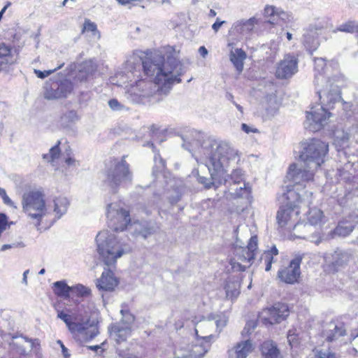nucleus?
<instances>
[{
    "label": "nucleus",
    "mask_w": 358,
    "mask_h": 358,
    "mask_svg": "<svg viewBox=\"0 0 358 358\" xmlns=\"http://www.w3.org/2000/svg\"><path fill=\"white\" fill-rule=\"evenodd\" d=\"M89 348L92 350H97L99 348V345L90 346Z\"/></svg>",
    "instance_id": "58"
},
{
    "label": "nucleus",
    "mask_w": 358,
    "mask_h": 358,
    "mask_svg": "<svg viewBox=\"0 0 358 358\" xmlns=\"http://www.w3.org/2000/svg\"><path fill=\"white\" fill-rule=\"evenodd\" d=\"M199 52L203 57H206V56L208 55V50L205 46H201L199 48Z\"/></svg>",
    "instance_id": "51"
},
{
    "label": "nucleus",
    "mask_w": 358,
    "mask_h": 358,
    "mask_svg": "<svg viewBox=\"0 0 358 358\" xmlns=\"http://www.w3.org/2000/svg\"><path fill=\"white\" fill-rule=\"evenodd\" d=\"M75 159L72 157H67L65 160L66 164L69 166L75 164Z\"/></svg>",
    "instance_id": "53"
},
{
    "label": "nucleus",
    "mask_w": 358,
    "mask_h": 358,
    "mask_svg": "<svg viewBox=\"0 0 358 358\" xmlns=\"http://www.w3.org/2000/svg\"><path fill=\"white\" fill-rule=\"evenodd\" d=\"M255 350L250 339L236 343L231 350H228L229 358H247Z\"/></svg>",
    "instance_id": "12"
},
{
    "label": "nucleus",
    "mask_w": 358,
    "mask_h": 358,
    "mask_svg": "<svg viewBox=\"0 0 358 358\" xmlns=\"http://www.w3.org/2000/svg\"><path fill=\"white\" fill-rule=\"evenodd\" d=\"M336 31L356 34L358 35V22L355 20H348L337 27L334 30V32Z\"/></svg>",
    "instance_id": "31"
},
{
    "label": "nucleus",
    "mask_w": 358,
    "mask_h": 358,
    "mask_svg": "<svg viewBox=\"0 0 358 358\" xmlns=\"http://www.w3.org/2000/svg\"><path fill=\"white\" fill-rule=\"evenodd\" d=\"M11 5V3L8 1L6 3V4L3 6V8L1 9V10L0 11V20H1L2 18V16L3 15V13H5V11L6 10V9Z\"/></svg>",
    "instance_id": "52"
},
{
    "label": "nucleus",
    "mask_w": 358,
    "mask_h": 358,
    "mask_svg": "<svg viewBox=\"0 0 358 358\" xmlns=\"http://www.w3.org/2000/svg\"><path fill=\"white\" fill-rule=\"evenodd\" d=\"M0 196L2 198L3 203L8 206H13V203L8 197L6 190L0 187Z\"/></svg>",
    "instance_id": "46"
},
{
    "label": "nucleus",
    "mask_w": 358,
    "mask_h": 358,
    "mask_svg": "<svg viewBox=\"0 0 358 358\" xmlns=\"http://www.w3.org/2000/svg\"><path fill=\"white\" fill-rule=\"evenodd\" d=\"M108 105L113 110H120L124 108V106L116 99H110Z\"/></svg>",
    "instance_id": "45"
},
{
    "label": "nucleus",
    "mask_w": 358,
    "mask_h": 358,
    "mask_svg": "<svg viewBox=\"0 0 358 358\" xmlns=\"http://www.w3.org/2000/svg\"><path fill=\"white\" fill-rule=\"evenodd\" d=\"M287 176L293 180L300 176L301 181L309 182L314 180L315 173L313 171L298 169L297 165L292 163L289 166Z\"/></svg>",
    "instance_id": "16"
},
{
    "label": "nucleus",
    "mask_w": 358,
    "mask_h": 358,
    "mask_svg": "<svg viewBox=\"0 0 358 358\" xmlns=\"http://www.w3.org/2000/svg\"><path fill=\"white\" fill-rule=\"evenodd\" d=\"M57 343L59 344V345L62 348V355H63L64 357V358H70L71 355L69 353L68 349L65 347L64 343L60 340L57 341Z\"/></svg>",
    "instance_id": "49"
},
{
    "label": "nucleus",
    "mask_w": 358,
    "mask_h": 358,
    "mask_svg": "<svg viewBox=\"0 0 358 358\" xmlns=\"http://www.w3.org/2000/svg\"><path fill=\"white\" fill-rule=\"evenodd\" d=\"M224 23V21H220L218 19L216 20V22L213 24L212 26V28L213 29L217 32L219 29L220 28V27L222 26V24Z\"/></svg>",
    "instance_id": "50"
},
{
    "label": "nucleus",
    "mask_w": 358,
    "mask_h": 358,
    "mask_svg": "<svg viewBox=\"0 0 358 358\" xmlns=\"http://www.w3.org/2000/svg\"><path fill=\"white\" fill-rule=\"evenodd\" d=\"M314 358H336V353L333 352H324L323 350H317Z\"/></svg>",
    "instance_id": "43"
},
{
    "label": "nucleus",
    "mask_w": 358,
    "mask_h": 358,
    "mask_svg": "<svg viewBox=\"0 0 358 358\" xmlns=\"http://www.w3.org/2000/svg\"><path fill=\"white\" fill-rule=\"evenodd\" d=\"M78 119V114L76 110H69L61 116V120L65 123H71Z\"/></svg>",
    "instance_id": "39"
},
{
    "label": "nucleus",
    "mask_w": 358,
    "mask_h": 358,
    "mask_svg": "<svg viewBox=\"0 0 358 358\" xmlns=\"http://www.w3.org/2000/svg\"><path fill=\"white\" fill-rule=\"evenodd\" d=\"M328 153V143L313 138L303 143L299 158L307 166L313 164L314 169L317 170L326 161Z\"/></svg>",
    "instance_id": "5"
},
{
    "label": "nucleus",
    "mask_w": 358,
    "mask_h": 358,
    "mask_svg": "<svg viewBox=\"0 0 358 358\" xmlns=\"http://www.w3.org/2000/svg\"><path fill=\"white\" fill-rule=\"evenodd\" d=\"M10 248H11L10 245L5 244V245H2L1 250H6L10 249Z\"/></svg>",
    "instance_id": "55"
},
{
    "label": "nucleus",
    "mask_w": 358,
    "mask_h": 358,
    "mask_svg": "<svg viewBox=\"0 0 358 358\" xmlns=\"http://www.w3.org/2000/svg\"><path fill=\"white\" fill-rule=\"evenodd\" d=\"M8 217L6 214L0 213V237L2 233L10 227Z\"/></svg>",
    "instance_id": "42"
},
{
    "label": "nucleus",
    "mask_w": 358,
    "mask_h": 358,
    "mask_svg": "<svg viewBox=\"0 0 358 358\" xmlns=\"http://www.w3.org/2000/svg\"><path fill=\"white\" fill-rule=\"evenodd\" d=\"M272 306L282 321L286 320L287 317L289 315L290 308L287 303L277 302L275 303Z\"/></svg>",
    "instance_id": "34"
},
{
    "label": "nucleus",
    "mask_w": 358,
    "mask_h": 358,
    "mask_svg": "<svg viewBox=\"0 0 358 358\" xmlns=\"http://www.w3.org/2000/svg\"><path fill=\"white\" fill-rule=\"evenodd\" d=\"M119 280L114 273L107 269L104 271L101 277L96 280V286L99 290L112 292L118 285Z\"/></svg>",
    "instance_id": "11"
},
{
    "label": "nucleus",
    "mask_w": 358,
    "mask_h": 358,
    "mask_svg": "<svg viewBox=\"0 0 358 358\" xmlns=\"http://www.w3.org/2000/svg\"><path fill=\"white\" fill-rule=\"evenodd\" d=\"M321 110L322 113L315 112L313 110V109L310 111H307V120L312 122L315 124L322 125L326 120L331 117V113L327 111L323 107H321Z\"/></svg>",
    "instance_id": "23"
},
{
    "label": "nucleus",
    "mask_w": 358,
    "mask_h": 358,
    "mask_svg": "<svg viewBox=\"0 0 358 358\" xmlns=\"http://www.w3.org/2000/svg\"><path fill=\"white\" fill-rule=\"evenodd\" d=\"M215 156H216V154H214V156H213L214 161L216 162L215 159ZM210 159H212V157H210ZM210 162H212V159H210Z\"/></svg>",
    "instance_id": "63"
},
{
    "label": "nucleus",
    "mask_w": 358,
    "mask_h": 358,
    "mask_svg": "<svg viewBox=\"0 0 358 358\" xmlns=\"http://www.w3.org/2000/svg\"><path fill=\"white\" fill-rule=\"evenodd\" d=\"M241 285L238 282H227L224 289L228 298L236 299L240 294Z\"/></svg>",
    "instance_id": "32"
},
{
    "label": "nucleus",
    "mask_w": 358,
    "mask_h": 358,
    "mask_svg": "<svg viewBox=\"0 0 358 358\" xmlns=\"http://www.w3.org/2000/svg\"><path fill=\"white\" fill-rule=\"evenodd\" d=\"M60 144L61 141H58L57 143L50 149L49 153L43 155V159L51 163L59 159L61 155Z\"/></svg>",
    "instance_id": "33"
},
{
    "label": "nucleus",
    "mask_w": 358,
    "mask_h": 358,
    "mask_svg": "<svg viewBox=\"0 0 358 358\" xmlns=\"http://www.w3.org/2000/svg\"><path fill=\"white\" fill-rule=\"evenodd\" d=\"M86 32H90L93 36L99 34L96 24L94 22H91L89 19H86L85 20L81 29V34H85Z\"/></svg>",
    "instance_id": "37"
},
{
    "label": "nucleus",
    "mask_w": 358,
    "mask_h": 358,
    "mask_svg": "<svg viewBox=\"0 0 358 358\" xmlns=\"http://www.w3.org/2000/svg\"><path fill=\"white\" fill-rule=\"evenodd\" d=\"M347 334V330L344 323L341 322L334 324L332 329L324 330L322 332L321 336L328 343H332L338 341L341 337Z\"/></svg>",
    "instance_id": "17"
},
{
    "label": "nucleus",
    "mask_w": 358,
    "mask_h": 358,
    "mask_svg": "<svg viewBox=\"0 0 358 358\" xmlns=\"http://www.w3.org/2000/svg\"><path fill=\"white\" fill-rule=\"evenodd\" d=\"M106 217L108 227L115 232L124 231L131 225L130 209L121 203L108 204Z\"/></svg>",
    "instance_id": "6"
},
{
    "label": "nucleus",
    "mask_w": 358,
    "mask_h": 358,
    "mask_svg": "<svg viewBox=\"0 0 358 358\" xmlns=\"http://www.w3.org/2000/svg\"><path fill=\"white\" fill-rule=\"evenodd\" d=\"M241 129L242 130L245 132L246 134L250 133H258L259 131L257 128H250L247 124L243 123L241 124Z\"/></svg>",
    "instance_id": "48"
},
{
    "label": "nucleus",
    "mask_w": 358,
    "mask_h": 358,
    "mask_svg": "<svg viewBox=\"0 0 358 358\" xmlns=\"http://www.w3.org/2000/svg\"><path fill=\"white\" fill-rule=\"evenodd\" d=\"M298 58L293 54H287L276 67L275 76L278 79H288L298 71Z\"/></svg>",
    "instance_id": "7"
},
{
    "label": "nucleus",
    "mask_w": 358,
    "mask_h": 358,
    "mask_svg": "<svg viewBox=\"0 0 358 358\" xmlns=\"http://www.w3.org/2000/svg\"><path fill=\"white\" fill-rule=\"evenodd\" d=\"M45 273V269L43 268L39 271V274H43Z\"/></svg>",
    "instance_id": "61"
},
{
    "label": "nucleus",
    "mask_w": 358,
    "mask_h": 358,
    "mask_svg": "<svg viewBox=\"0 0 358 358\" xmlns=\"http://www.w3.org/2000/svg\"><path fill=\"white\" fill-rule=\"evenodd\" d=\"M112 331L115 334V339L117 343L124 342L129 337L131 336L132 329L129 327H122L119 325H114L112 327Z\"/></svg>",
    "instance_id": "28"
},
{
    "label": "nucleus",
    "mask_w": 358,
    "mask_h": 358,
    "mask_svg": "<svg viewBox=\"0 0 358 358\" xmlns=\"http://www.w3.org/2000/svg\"><path fill=\"white\" fill-rule=\"evenodd\" d=\"M144 73L154 78V82L161 90L171 89L176 83L182 82L180 77L184 74L182 64L177 58V52L173 47L165 48V53L159 64L150 57H145L143 62Z\"/></svg>",
    "instance_id": "1"
},
{
    "label": "nucleus",
    "mask_w": 358,
    "mask_h": 358,
    "mask_svg": "<svg viewBox=\"0 0 358 358\" xmlns=\"http://www.w3.org/2000/svg\"><path fill=\"white\" fill-rule=\"evenodd\" d=\"M255 327V325L252 324V322H248L241 332L242 336L243 337L249 336L251 334V331L253 330Z\"/></svg>",
    "instance_id": "47"
},
{
    "label": "nucleus",
    "mask_w": 358,
    "mask_h": 358,
    "mask_svg": "<svg viewBox=\"0 0 358 358\" xmlns=\"http://www.w3.org/2000/svg\"><path fill=\"white\" fill-rule=\"evenodd\" d=\"M121 313H122V315H124V316H125V314H126V313L129 314V315H130V316L132 317V321H134V320H135V317H134V315H133L130 314V313L129 312V310H121Z\"/></svg>",
    "instance_id": "54"
},
{
    "label": "nucleus",
    "mask_w": 358,
    "mask_h": 358,
    "mask_svg": "<svg viewBox=\"0 0 358 358\" xmlns=\"http://www.w3.org/2000/svg\"><path fill=\"white\" fill-rule=\"evenodd\" d=\"M71 293L78 297H88L92 294L91 289L81 284L71 287Z\"/></svg>",
    "instance_id": "35"
},
{
    "label": "nucleus",
    "mask_w": 358,
    "mask_h": 358,
    "mask_svg": "<svg viewBox=\"0 0 358 358\" xmlns=\"http://www.w3.org/2000/svg\"><path fill=\"white\" fill-rule=\"evenodd\" d=\"M348 261L349 255L346 252L335 251L332 254V261L327 265L326 271L329 273H335L346 265Z\"/></svg>",
    "instance_id": "14"
},
{
    "label": "nucleus",
    "mask_w": 358,
    "mask_h": 358,
    "mask_svg": "<svg viewBox=\"0 0 358 358\" xmlns=\"http://www.w3.org/2000/svg\"><path fill=\"white\" fill-rule=\"evenodd\" d=\"M285 203L282 204L276 214V220L281 228L293 229L299 222L300 204L301 196L293 189H289L283 194Z\"/></svg>",
    "instance_id": "3"
},
{
    "label": "nucleus",
    "mask_w": 358,
    "mask_h": 358,
    "mask_svg": "<svg viewBox=\"0 0 358 358\" xmlns=\"http://www.w3.org/2000/svg\"><path fill=\"white\" fill-rule=\"evenodd\" d=\"M246 57L245 52L241 48H237L234 52H231L230 60L239 73L243 70L244 60Z\"/></svg>",
    "instance_id": "25"
},
{
    "label": "nucleus",
    "mask_w": 358,
    "mask_h": 358,
    "mask_svg": "<svg viewBox=\"0 0 358 358\" xmlns=\"http://www.w3.org/2000/svg\"><path fill=\"white\" fill-rule=\"evenodd\" d=\"M22 207L23 212L38 229H48L54 223L43 191L31 189L24 192L22 196Z\"/></svg>",
    "instance_id": "2"
},
{
    "label": "nucleus",
    "mask_w": 358,
    "mask_h": 358,
    "mask_svg": "<svg viewBox=\"0 0 358 358\" xmlns=\"http://www.w3.org/2000/svg\"><path fill=\"white\" fill-rule=\"evenodd\" d=\"M209 15H210V16H211V17H215V16L216 15V12H215L214 10L211 9V10H210V13H209Z\"/></svg>",
    "instance_id": "57"
},
{
    "label": "nucleus",
    "mask_w": 358,
    "mask_h": 358,
    "mask_svg": "<svg viewBox=\"0 0 358 358\" xmlns=\"http://www.w3.org/2000/svg\"><path fill=\"white\" fill-rule=\"evenodd\" d=\"M258 320L264 325H271L282 322L272 306L263 308L258 315Z\"/></svg>",
    "instance_id": "22"
},
{
    "label": "nucleus",
    "mask_w": 358,
    "mask_h": 358,
    "mask_svg": "<svg viewBox=\"0 0 358 358\" xmlns=\"http://www.w3.org/2000/svg\"><path fill=\"white\" fill-rule=\"evenodd\" d=\"M52 289L54 294L64 299H69L71 294V287L64 280L57 281L53 283Z\"/></svg>",
    "instance_id": "29"
},
{
    "label": "nucleus",
    "mask_w": 358,
    "mask_h": 358,
    "mask_svg": "<svg viewBox=\"0 0 358 358\" xmlns=\"http://www.w3.org/2000/svg\"><path fill=\"white\" fill-rule=\"evenodd\" d=\"M64 63H62L52 70H48V71H41L40 70H34V73L37 76L38 78L43 79L45 78L48 77V76L51 75L56 71L62 69L64 66Z\"/></svg>",
    "instance_id": "41"
},
{
    "label": "nucleus",
    "mask_w": 358,
    "mask_h": 358,
    "mask_svg": "<svg viewBox=\"0 0 358 358\" xmlns=\"http://www.w3.org/2000/svg\"><path fill=\"white\" fill-rule=\"evenodd\" d=\"M68 204V201L65 198L57 197L54 199V214L52 213L54 222L66 211Z\"/></svg>",
    "instance_id": "27"
},
{
    "label": "nucleus",
    "mask_w": 358,
    "mask_h": 358,
    "mask_svg": "<svg viewBox=\"0 0 358 358\" xmlns=\"http://www.w3.org/2000/svg\"><path fill=\"white\" fill-rule=\"evenodd\" d=\"M105 182L110 188L113 193L117 192L123 184L132 180V172L130 165L125 159V156L121 159L110 158L108 161L106 172Z\"/></svg>",
    "instance_id": "4"
},
{
    "label": "nucleus",
    "mask_w": 358,
    "mask_h": 358,
    "mask_svg": "<svg viewBox=\"0 0 358 358\" xmlns=\"http://www.w3.org/2000/svg\"><path fill=\"white\" fill-rule=\"evenodd\" d=\"M124 358H136V356H134L133 355H129L124 357Z\"/></svg>",
    "instance_id": "59"
},
{
    "label": "nucleus",
    "mask_w": 358,
    "mask_h": 358,
    "mask_svg": "<svg viewBox=\"0 0 358 358\" xmlns=\"http://www.w3.org/2000/svg\"><path fill=\"white\" fill-rule=\"evenodd\" d=\"M257 248H258L257 237L256 236H254L250 238L248 245L246 247H245L244 248L248 249V252H251V253L253 254L254 256L255 257Z\"/></svg>",
    "instance_id": "40"
},
{
    "label": "nucleus",
    "mask_w": 358,
    "mask_h": 358,
    "mask_svg": "<svg viewBox=\"0 0 358 358\" xmlns=\"http://www.w3.org/2000/svg\"><path fill=\"white\" fill-rule=\"evenodd\" d=\"M237 108L238 110H241V108H242L240 106H237Z\"/></svg>",
    "instance_id": "64"
},
{
    "label": "nucleus",
    "mask_w": 358,
    "mask_h": 358,
    "mask_svg": "<svg viewBox=\"0 0 358 358\" xmlns=\"http://www.w3.org/2000/svg\"><path fill=\"white\" fill-rule=\"evenodd\" d=\"M282 10L277 9L275 6L266 5L264 9L263 15L267 20L264 22L265 24H271L272 27L280 24L282 20V15H285Z\"/></svg>",
    "instance_id": "18"
},
{
    "label": "nucleus",
    "mask_w": 358,
    "mask_h": 358,
    "mask_svg": "<svg viewBox=\"0 0 358 358\" xmlns=\"http://www.w3.org/2000/svg\"><path fill=\"white\" fill-rule=\"evenodd\" d=\"M216 152L219 155L217 162H215L213 157L211 159L212 165L214 167H217L224 164L227 165L231 160H235L236 159L238 161L239 160L238 152L231 148L219 147L217 148Z\"/></svg>",
    "instance_id": "13"
},
{
    "label": "nucleus",
    "mask_w": 358,
    "mask_h": 358,
    "mask_svg": "<svg viewBox=\"0 0 358 358\" xmlns=\"http://www.w3.org/2000/svg\"><path fill=\"white\" fill-rule=\"evenodd\" d=\"M287 338L291 348H297L300 345L301 338L295 328L288 331Z\"/></svg>",
    "instance_id": "36"
},
{
    "label": "nucleus",
    "mask_w": 358,
    "mask_h": 358,
    "mask_svg": "<svg viewBox=\"0 0 358 358\" xmlns=\"http://www.w3.org/2000/svg\"><path fill=\"white\" fill-rule=\"evenodd\" d=\"M57 317L61 319L66 324L69 330L71 333H86L87 327L83 323L73 322V317L71 315L65 313L64 310H57Z\"/></svg>",
    "instance_id": "15"
},
{
    "label": "nucleus",
    "mask_w": 358,
    "mask_h": 358,
    "mask_svg": "<svg viewBox=\"0 0 358 358\" xmlns=\"http://www.w3.org/2000/svg\"><path fill=\"white\" fill-rule=\"evenodd\" d=\"M352 336L353 338H355L358 337V332L357 334H352Z\"/></svg>",
    "instance_id": "60"
},
{
    "label": "nucleus",
    "mask_w": 358,
    "mask_h": 358,
    "mask_svg": "<svg viewBox=\"0 0 358 358\" xmlns=\"http://www.w3.org/2000/svg\"><path fill=\"white\" fill-rule=\"evenodd\" d=\"M324 29L322 24H311L306 29V32L303 34V43L305 45L314 43L317 40L319 36V31Z\"/></svg>",
    "instance_id": "26"
},
{
    "label": "nucleus",
    "mask_w": 358,
    "mask_h": 358,
    "mask_svg": "<svg viewBox=\"0 0 358 358\" xmlns=\"http://www.w3.org/2000/svg\"><path fill=\"white\" fill-rule=\"evenodd\" d=\"M236 259H231L229 264L231 266L233 271H245L246 268L249 267L255 256L251 252H248V249L241 248L236 253Z\"/></svg>",
    "instance_id": "10"
},
{
    "label": "nucleus",
    "mask_w": 358,
    "mask_h": 358,
    "mask_svg": "<svg viewBox=\"0 0 358 358\" xmlns=\"http://www.w3.org/2000/svg\"><path fill=\"white\" fill-rule=\"evenodd\" d=\"M278 255V250L275 245L272 246L270 250L264 252L262 256V259L264 261L266 264L265 270L266 271H269L271 270L274 257Z\"/></svg>",
    "instance_id": "30"
},
{
    "label": "nucleus",
    "mask_w": 358,
    "mask_h": 358,
    "mask_svg": "<svg viewBox=\"0 0 358 358\" xmlns=\"http://www.w3.org/2000/svg\"><path fill=\"white\" fill-rule=\"evenodd\" d=\"M259 350L263 358H282L276 343L272 340H266L260 344Z\"/></svg>",
    "instance_id": "21"
},
{
    "label": "nucleus",
    "mask_w": 358,
    "mask_h": 358,
    "mask_svg": "<svg viewBox=\"0 0 358 358\" xmlns=\"http://www.w3.org/2000/svg\"><path fill=\"white\" fill-rule=\"evenodd\" d=\"M73 90V84L70 80H64L61 81L57 89L51 90L48 92V98L57 99L65 98Z\"/></svg>",
    "instance_id": "20"
},
{
    "label": "nucleus",
    "mask_w": 358,
    "mask_h": 358,
    "mask_svg": "<svg viewBox=\"0 0 358 358\" xmlns=\"http://www.w3.org/2000/svg\"><path fill=\"white\" fill-rule=\"evenodd\" d=\"M99 252L104 264L110 266L115 264L117 259L124 253V250L119 242H115L107 245L106 248H99Z\"/></svg>",
    "instance_id": "9"
},
{
    "label": "nucleus",
    "mask_w": 358,
    "mask_h": 358,
    "mask_svg": "<svg viewBox=\"0 0 358 358\" xmlns=\"http://www.w3.org/2000/svg\"><path fill=\"white\" fill-rule=\"evenodd\" d=\"M286 36L288 41H291L292 39V34L289 32H287Z\"/></svg>",
    "instance_id": "56"
},
{
    "label": "nucleus",
    "mask_w": 358,
    "mask_h": 358,
    "mask_svg": "<svg viewBox=\"0 0 358 358\" xmlns=\"http://www.w3.org/2000/svg\"><path fill=\"white\" fill-rule=\"evenodd\" d=\"M302 261L301 257L292 259L289 265L281 268L278 272L279 279L287 284H294L299 281L301 275L300 265Z\"/></svg>",
    "instance_id": "8"
},
{
    "label": "nucleus",
    "mask_w": 358,
    "mask_h": 358,
    "mask_svg": "<svg viewBox=\"0 0 358 358\" xmlns=\"http://www.w3.org/2000/svg\"><path fill=\"white\" fill-rule=\"evenodd\" d=\"M231 178L235 183H240L243 180L242 171L239 169L234 170L231 173Z\"/></svg>",
    "instance_id": "44"
},
{
    "label": "nucleus",
    "mask_w": 358,
    "mask_h": 358,
    "mask_svg": "<svg viewBox=\"0 0 358 358\" xmlns=\"http://www.w3.org/2000/svg\"><path fill=\"white\" fill-rule=\"evenodd\" d=\"M155 233V229L154 226L148 222L143 224L141 229L138 231V234L144 238H147Z\"/></svg>",
    "instance_id": "38"
},
{
    "label": "nucleus",
    "mask_w": 358,
    "mask_h": 358,
    "mask_svg": "<svg viewBox=\"0 0 358 358\" xmlns=\"http://www.w3.org/2000/svg\"><path fill=\"white\" fill-rule=\"evenodd\" d=\"M17 51L11 45H6L5 43H0V71L2 69L3 64H13L17 61Z\"/></svg>",
    "instance_id": "19"
},
{
    "label": "nucleus",
    "mask_w": 358,
    "mask_h": 358,
    "mask_svg": "<svg viewBox=\"0 0 358 358\" xmlns=\"http://www.w3.org/2000/svg\"><path fill=\"white\" fill-rule=\"evenodd\" d=\"M159 159L163 163V165L164 166L165 162H164V161L162 159V158L161 157H159Z\"/></svg>",
    "instance_id": "62"
},
{
    "label": "nucleus",
    "mask_w": 358,
    "mask_h": 358,
    "mask_svg": "<svg viewBox=\"0 0 358 358\" xmlns=\"http://www.w3.org/2000/svg\"><path fill=\"white\" fill-rule=\"evenodd\" d=\"M208 350L209 345L206 343L194 344L182 358H203Z\"/></svg>",
    "instance_id": "24"
}]
</instances>
